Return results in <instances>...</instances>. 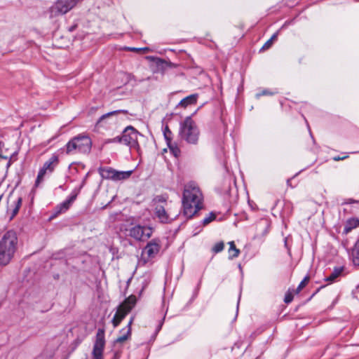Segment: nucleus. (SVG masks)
<instances>
[{"instance_id":"1","label":"nucleus","mask_w":359,"mask_h":359,"mask_svg":"<svg viewBox=\"0 0 359 359\" xmlns=\"http://www.w3.org/2000/svg\"><path fill=\"white\" fill-rule=\"evenodd\" d=\"M203 205V195L199 188L194 183L187 184L184 189L182 207L186 217H192Z\"/></svg>"},{"instance_id":"2","label":"nucleus","mask_w":359,"mask_h":359,"mask_svg":"<svg viewBox=\"0 0 359 359\" xmlns=\"http://www.w3.org/2000/svg\"><path fill=\"white\" fill-rule=\"evenodd\" d=\"M18 238L13 231H7L0 240V265L8 264L16 250Z\"/></svg>"},{"instance_id":"3","label":"nucleus","mask_w":359,"mask_h":359,"mask_svg":"<svg viewBox=\"0 0 359 359\" xmlns=\"http://www.w3.org/2000/svg\"><path fill=\"white\" fill-rule=\"evenodd\" d=\"M179 134L181 139L188 144H196L200 132L194 120L188 116L180 123Z\"/></svg>"},{"instance_id":"4","label":"nucleus","mask_w":359,"mask_h":359,"mask_svg":"<svg viewBox=\"0 0 359 359\" xmlns=\"http://www.w3.org/2000/svg\"><path fill=\"white\" fill-rule=\"evenodd\" d=\"M126 235L136 241L144 242L151 238L154 229L150 226L131 224L126 229Z\"/></svg>"},{"instance_id":"5","label":"nucleus","mask_w":359,"mask_h":359,"mask_svg":"<svg viewBox=\"0 0 359 359\" xmlns=\"http://www.w3.org/2000/svg\"><path fill=\"white\" fill-rule=\"evenodd\" d=\"M92 142L90 137L84 135H79L69 140L66 144L67 154L74 151L79 153H88L90 151Z\"/></svg>"},{"instance_id":"6","label":"nucleus","mask_w":359,"mask_h":359,"mask_svg":"<svg viewBox=\"0 0 359 359\" xmlns=\"http://www.w3.org/2000/svg\"><path fill=\"white\" fill-rule=\"evenodd\" d=\"M81 0H57L49 10L50 17L64 15L72 10Z\"/></svg>"},{"instance_id":"7","label":"nucleus","mask_w":359,"mask_h":359,"mask_svg":"<svg viewBox=\"0 0 359 359\" xmlns=\"http://www.w3.org/2000/svg\"><path fill=\"white\" fill-rule=\"evenodd\" d=\"M141 134L133 126H127L122 132V138L123 144L135 150H139L140 145L138 143V137Z\"/></svg>"},{"instance_id":"8","label":"nucleus","mask_w":359,"mask_h":359,"mask_svg":"<svg viewBox=\"0 0 359 359\" xmlns=\"http://www.w3.org/2000/svg\"><path fill=\"white\" fill-rule=\"evenodd\" d=\"M105 346L104 330L98 329L92 351V359H103V351Z\"/></svg>"},{"instance_id":"9","label":"nucleus","mask_w":359,"mask_h":359,"mask_svg":"<svg viewBox=\"0 0 359 359\" xmlns=\"http://www.w3.org/2000/svg\"><path fill=\"white\" fill-rule=\"evenodd\" d=\"M161 249V241L159 238H153L142 250V255L147 256V259L154 258Z\"/></svg>"},{"instance_id":"10","label":"nucleus","mask_w":359,"mask_h":359,"mask_svg":"<svg viewBox=\"0 0 359 359\" xmlns=\"http://www.w3.org/2000/svg\"><path fill=\"white\" fill-rule=\"evenodd\" d=\"M81 188V187L78 189L75 188L74 189H73L70 195L67 197V198L57 206L56 214L65 212L69 208V207L77 198V196L80 192Z\"/></svg>"},{"instance_id":"11","label":"nucleus","mask_w":359,"mask_h":359,"mask_svg":"<svg viewBox=\"0 0 359 359\" xmlns=\"http://www.w3.org/2000/svg\"><path fill=\"white\" fill-rule=\"evenodd\" d=\"M130 311V307L126 308V305H120L112 319L114 327H117Z\"/></svg>"},{"instance_id":"12","label":"nucleus","mask_w":359,"mask_h":359,"mask_svg":"<svg viewBox=\"0 0 359 359\" xmlns=\"http://www.w3.org/2000/svg\"><path fill=\"white\" fill-rule=\"evenodd\" d=\"M133 321V317H132L128 322L127 327L126 328L122 329L120 331V336L117 337L115 340L116 343H122L126 341L131 335V325Z\"/></svg>"},{"instance_id":"13","label":"nucleus","mask_w":359,"mask_h":359,"mask_svg":"<svg viewBox=\"0 0 359 359\" xmlns=\"http://www.w3.org/2000/svg\"><path fill=\"white\" fill-rule=\"evenodd\" d=\"M154 215L161 223H168L170 222L169 216L163 205H156L154 210Z\"/></svg>"},{"instance_id":"14","label":"nucleus","mask_w":359,"mask_h":359,"mask_svg":"<svg viewBox=\"0 0 359 359\" xmlns=\"http://www.w3.org/2000/svg\"><path fill=\"white\" fill-rule=\"evenodd\" d=\"M127 112L128 111H126V110H116V111H110V112H108V113H107L105 114H103L97 120V121L96 123V126H98V127H102V126H104V123H107V120H108V118L110 116H111L113 115H115V114H117L118 113L127 114Z\"/></svg>"},{"instance_id":"15","label":"nucleus","mask_w":359,"mask_h":359,"mask_svg":"<svg viewBox=\"0 0 359 359\" xmlns=\"http://www.w3.org/2000/svg\"><path fill=\"white\" fill-rule=\"evenodd\" d=\"M198 95L191 94L184 99H182L180 103L178 104V106L186 108L189 105H192L196 103L197 99H198Z\"/></svg>"},{"instance_id":"16","label":"nucleus","mask_w":359,"mask_h":359,"mask_svg":"<svg viewBox=\"0 0 359 359\" xmlns=\"http://www.w3.org/2000/svg\"><path fill=\"white\" fill-rule=\"evenodd\" d=\"M351 259L355 266H359V238L356 241L350 254Z\"/></svg>"},{"instance_id":"17","label":"nucleus","mask_w":359,"mask_h":359,"mask_svg":"<svg viewBox=\"0 0 359 359\" xmlns=\"http://www.w3.org/2000/svg\"><path fill=\"white\" fill-rule=\"evenodd\" d=\"M344 271V266L335 267L331 274L325 278V281L333 283L339 277Z\"/></svg>"},{"instance_id":"18","label":"nucleus","mask_w":359,"mask_h":359,"mask_svg":"<svg viewBox=\"0 0 359 359\" xmlns=\"http://www.w3.org/2000/svg\"><path fill=\"white\" fill-rule=\"evenodd\" d=\"M115 169L109 167L100 168L99 172L102 178L113 180L115 175Z\"/></svg>"},{"instance_id":"19","label":"nucleus","mask_w":359,"mask_h":359,"mask_svg":"<svg viewBox=\"0 0 359 359\" xmlns=\"http://www.w3.org/2000/svg\"><path fill=\"white\" fill-rule=\"evenodd\" d=\"M58 162V157L56 155H53L47 161H46L43 165V168L49 172H52L54 170L55 166Z\"/></svg>"},{"instance_id":"20","label":"nucleus","mask_w":359,"mask_h":359,"mask_svg":"<svg viewBox=\"0 0 359 359\" xmlns=\"http://www.w3.org/2000/svg\"><path fill=\"white\" fill-rule=\"evenodd\" d=\"M133 173V170L128 171H115L113 181H120L128 179Z\"/></svg>"},{"instance_id":"21","label":"nucleus","mask_w":359,"mask_h":359,"mask_svg":"<svg viewBox=\"0 0 359 359\" xmlns=\"http://www.w3.org/2000/svg\"><path fill=\"white\" fill-rule=\"evenodd\" d=\"M228 243L229 245V259H233L236 257H238L240 254V250L236 248L233 241H230Z\"/></svg>"},{"instance_id":"22","label":"nucleus","mask_w":359,"mask_h":359,"mask_svg":"<svg viewBox=\"0 0 359 359\" xmlns=\"http://www.w3.org/2000/svg\"><path fill=\"white\" fill-rule=\"evenodd\" d=\"M155 60H156V64L158 68L163 71L166 69L168 67H175V65L174 64H172V62H166L165 60H162L161 58H156Z\"/></svg>"},{"instance_id":"23","label":"nucleus","mask_w":359,"mask_h":359,"mask_svg":"<svg viewBox=\"0 0 359 359\" xmlns=\"http://www.w3.org/2000/svg\"><path fill=\"white\" fill-rule=\"evenodd\" d=\"M168 147L170 149V152L175 156L177 157L180 154V149L175 142L170 141L167 143Z\"/></svg>"},{"instance_id":"24","label":"nucleus","mask_w":359,"mask_h":359,"mask_svg":"<svg viewBox=\"0 0 359 359\" xmlns=\"http://www.w3.org/2000/svg\"><path fill=\"white\" fill-rule=\"evenodd\" d=\"M168 198L163 195H159L155 196L153 200L152 203L154 205H161L160 204L166 203Z\"/></svg>"},{"instance_id":"25","label":"nucleus","mask_w":359,"mask_h":359,"mask_svg":"<svg viewBox=\"0 0 359 359\" xmlns=\"http://www.w3.org/2000/svg\"><path fill=\"white\" fill-rule=\"evenodd\" d=\"M46 172L47 170H44L43 168H41L39 170L35 182V187H38L40 184V183L43 181Z\"/></svg>"},{"instance_id":"26","label":"nucleus","mask_w":359,"mask_h":359,"mask_svg":"<svg viewBox=\"0 0 359 359\" xmlns=\"http://www.w3.org/2000/svg\"><path fill=\"white\" fill-rule=\"evenodd\" d=\"M359 223L358 219H352L349 220L348 222V224L345 226L344 231L348 233L353 228L357 226V224Z\"/></svg>"},{"instance_id":"27","label":"nucleus","mask_w":359,"mask_h":359,"mask_svg":"<svg viewBox=\"0 0 359 359\" xmlns=\"http://www.w3.org/2000/svg\"><path fill=\"white\" fill-rule=\"evenodd\" d=\"M224 242L219 241L213 245V247L212 248V251L214 253L217 254V253L222 252L224 250Z\"/></svg>"},{"instance_id":"28","label":"nucleus","mask_w":359,"mask_h":359,"mask_svg":"<svg viewBox=\"0 0 359 359\" xmlns=\"http://www.w3.org/2000/svg\"><path fill=\"white\" fill-rule=\"evenodd\" d=\"M136 303V299L135 297L131 296L128 298L121 305H126V308L130 307V310L135 306Z\"/></svg>"},{"instance_id":"29","label":"nucleus","mask_w":359,"mask_h":359,"mask_svg":"<svg viewBox=\"0 0 359 359\" xmlns=\"http://www.w3.org/2000/svg\"><path fill=\"white\" fill-rule=\"evenodd\" d=\"M106 143H121L123 144V140L122 138V134L119 136H116L114 138L108 139L105 141Z\"/></svg>"},{"instance_id":"30","label":"nucleus","mask_w":359,"mask_h":359,"mask_svg":"<svg viewBox=\"0 0 359 359\" xmlns=\"http://www.w3.org/2000/svg\"><path fill=\"white\" fill-rule=\"evenodd\" d=\"M163 135L167 143L172 141V132L168 126H166L163 130Z\"/></svg>"},{"instance_id":"31","label":"nucleus","mask_w":359,"mask_h":359,"mask_svg":"<svg viewBox=\"0 0 359 359\" xmlns=\"http://www.w3.org/2000/svg\"><path fill=\"white\" fill-rule=\"evenodd\" d=\"M309 278L308 276H306L301 282L299 284L297 290H296V292L297 293H299L305 286L307 284V283L309 282Z\"/></svg>"},{"instance_id":"32","label":"nucleus","mask_w":359,"mask_h":359,"mask_svg":"<svg viewBox=\"0 0 359 359\" xmlns=\"http://www.w3.org/2000/svg\"><path fill=\"white\" fill-rule=\"evenodd\" d=\"M215 217H216L214 213L211 212L209 214L208 216H207L206 217H205L203 219V224L204 225L208 224L210 222H211L212 221H213L215 219Z\"/></svg>"},{"instance_id":"33","label":"nucleus","mask_w":359,"mask_h":359,"mask_svg":"<svg viewBox=\"0 0 359 359\" xmlns=\"http://www.w3.org/2000/svg\"><path fill=\"white\" fill-rule=\"evenodd\" d=\"M275 93H276L275 92H272V91H271L269 90L266 89V90H263L262 91H261L259 93H257L256 97L257 98H259L261 96H264V95H273Z\"/></svg>"},{"instance_id":"34","label":"nucleus","mask_w":359,"mask_h":359,"mask_svg":"<svg viewBox=\"0 0 359 359\" xmlns=\"http://www.w3.org/2000/svg\"><path fill=\"white\" fill-rule=\"evenodd\" d=\"M293 300V295L290 293V292H287L285 296V299H284V302L286 303V304H289Z\"/></svg>"},{"instance_id":"35","label":"nucleus","mask_w":359,"mask_h":359,"mask_svg":"<svg viewBox=\"0 0 359 359\" xmlns=\"http://www.w3.org/2000/svg\"><path fill=\"white\" fill-rule=\"evenodd\" d=\"M4 147V143L1 141H0V158L4 159H7L8 156L4 154L3 152V147Z\"/></svg>"},{"instance_id":"36","label":"nucleus","mask_w":359,"mask_h":359,"mask_svg":"<svg viewBox=\"0 0 359 359\" xmlns=\"http://www.w3.org/2000/svg\"><path fill=\"white\" fill-rule=\"evenodd\" d=\"M352 203H359V201H356V200H354V199H352V198H348V199H346L344 201V202H343V205L344 204H352Z\"/></svg>"},{"instance_id":"37","label":"nucleus","mask_w":359,"mask_h":359,"mask_svg":"<svg viewBox=\"0 0 359 359\" xmlns=\"http://www.w3.org/2000/svg\"><path fill=\"white\" fill-rule=\"evenodd\" d=\"M348 157V155H346V156H334L332 158V159L334 161H342V160H344L346 158H347Z\"/></svg>"},{"instance_id":"38","label":"nucleus","mask_w":359,"mask_h":359,"mask_svg":"<svg viewBox=\"0 0 359 359\" xmlns=\"http://www.w3.org/2000/svg\"><path fill=\"white\" fill-rule=\"evenodd\" d=\"M272 42H271V40H268L265 43L264 45L262 46V49H268L271 47V46L272 45Z\"/></svg>"},{"instance_id":"39","label":"nucleus","mask_w":359,"mask_h":359,"mask_svg":"<svg viewBox=\"0 0 359 359\" xmlns=\"http://www.w3.org/2000/svg\"><path fill=\"white\" fill-rule=\"evenodd\" d=\"M294 19L291 20H287L285 22V23L282 26V29L287 27V26L292 25L294 23Z\"/></svg>"},{"instance_id":"40","label":"nucleus","mask_w":359,"mask_h":359,"mask_svg":"<svg viewBox=\"0 0 359 359\" xmlns=\"http://www.w3.org/2000/svg\"><path fill=\"white\" fill-rule=\"evenodd\" d=\"M125 49L130 50V51H133V52H139L141 50L140 48H134V47H126Z\"/></svg>"},{"instance_id":"41","label":"nucleus","mask_w":359,"mask_h":359,"mask_svg":"<svg viewBox=\"0 0 359 359\" xmlns=\"http://www.w3.org/2000/svg\"><path fill=\"white\" fill-rule=\"evenodd\" d=\"M21 204H22V198H18L17 201H16V205H15V207H18V208H20L21 206Z\"/></svg>"},{"instance_id":"42","label":"nucleus","mask_w":359,"mask_h":359,"mask_svg":"<svg viewBox=\"0 0 359 359\" xmlns=\"http://www.w3.org/2000/svg\"><path fill=\"white\" fill-rule=\"evenodd\" d=\"M278 34V32H276L275 34H273L272 35V36L271 37V39H269V40H271V42L273 43V41L277 39Z\"/></svg>"},{"instance_id":"43","label":"nucleus","mask_w":359,"mask_h":359,"mask_svg":"<svg viewBox=\"0 0 359 359\" xmlns=\"http://www.w3.org/2000/svg\"><path fill=\"white\" fill-rule=\"evenodd\" d=\"M19 209H20L19 208H18V207H15V208H14V210H13V215L17 214V213H18V212L19 211Z\"/></svg>"},{"instance_id":"44","label":"nucleus","mask_w":359,"mask_h":359,"mask_svg":"<svg viewBox=\"0 0 359 359\" xmlns=\"http://www.w3.org/2000/svg\"><path fill=\"white\" fill-rule=\"evenodd\" d=\"M291 180H292V179H288V180H287V185H288V186H290V187H293L291 185Z\"/></svg>"},{"instance_id":"45","label":"nucleus","mask_w":359,"mask_h":359,"mask_svg":"<svg viewBox=\"0 0 359 359\" xmlns=\"http://www.w3.org/2000/svg\"><path fill=\"white\" fill-rule=\"evenodd\" d=\"M141 50H142L144 52H147L149 51V48H140Z\"/></svg>"},{"instance_id":"46","label":"nucleus","mask_w":359,"mask_h":359,"mask_svg":"<svg viewBox=\"0 0 359 359\" xmlns=\"http://www.w3.org/2000/svg\"><path fill=\"white\" fill-rule=\"evenodd\" d=\"M74 28H75L74 27H71L69 28V31H70V32H72V31L74 29Z\"/></svg>"},{"instance_id":"47","label":"nucleus","mask_w":359,"mask_h":359,"mask_svg":"<svg viewBox=\"0 0 359 359\" xmlns=\"http://www.w3.org/2000/svg\"><path fill=\"white\" fill-rule=\"evenodd\" d=\"M265 226H266V231L267 232V229L269 228V225L266 223Z\"/></svg>"},{"instance_id":"48","label":"nucleus","mask_w":359,"mask_h":359,"mask_svg":"<svg viewBox=\"0 0 359 359\" xmlns=\"http://www.w3.org/2000/svg\"><path fill=\"white\" fill-rule=\"evenodd\" d=\"M239 301H240V299H238V303H237V310L238 309Z\"/></svg>"}]
</instances>
